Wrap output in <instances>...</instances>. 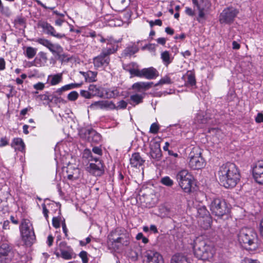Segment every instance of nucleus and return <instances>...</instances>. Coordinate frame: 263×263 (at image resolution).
<instances>
[{
  "mask_svg": "<svg viewBox=\"0 0 263 263\" xmlns=\"http://www.w3.org/2000/svg\"><path fill=\"white\" fill-rule=\"evenodd\" d=\"M218 175L221 184L226 188L235 186L239 180L240 176L236 165L229 162L220 167Z\"/></svg>",
  "mask_w": 263,
  "mask_h": 263,
  "instance_id": "f257e3e1",
  "label": "nucleus"
},
{
  "mask_svg": "<svg viewBox=\"0 0 263 263\" xmlns=\"http://www.w3.org/2000/svg\"><path fill=\"white\" fill-rule=\"evenodd\" d=\"M194 254L198 259L206 260L212 258L214 249L212 245L203 236H199L194 240L193 244Z\"/></svg>",
  "mask_w": 263,
  "mask_h": 263,
  "instance_id": "f03ea898",
  "label": "nucleus"
},
{
  "mask_svg": "<svg viewBox=\"0 0 263 263\" xmlns=\"http://www.w3.org/2000/svg\"><path fill=\"white\" fill-rule=\"evenodd\" d=\"M237 238L240 244L247 250H254L258 247L257 234L252 228H241L237 234Z\"/></svg>",
  "mask_w": 263,
  "mask_h": 263,
  "instance_id": "7ed1b4c3",
  "label": "nucleus"
},
{
  "mask_svg": "<svg viewBox=\"0 0 263 263\" xmlns=\"http://www.w3.org/2000/svg\"><path fill=\"white\" fill-rule=\"evenodd\" d=\"M117 43L116 41L108 40V44L111 45V47H103L100 54L93 58V64L96 69H104L109 65L110 55L117 50Z\"/></svg>",
  "mask_w": 263,
  "mask_h": 263,
  "instance_id": "20e7f679",
  "label": "nucleus"
},
{
  "mask_svg": "<svg viewBox=\"0 0 263 263\" xmlns=\"http://www.w3.org/2000/svg\"><path fill=\"white\" fill-rule=\"evenodd\" d=\"M129 242V234L122 233L118 229L112 231L108 236V245L114 250L118 249L122 246H126Z\"/></svg>",
  "mask_w": 263,
  "mask_h": 263,
  "instance_id": "39448f33",
  "label": "nucleus"
},
{
  "mask_svg": "<svg viewBox=\"0 0 263 263\" xmlns=\"http://www.w3.org/2000/svg\"><path fill=\"white\" fill-rule=\"evenodd\" d=\"M22 240L26 245H31L35 239V235L32 224L30 221L27 219H23L20 226Z\"/></svg>",
  "mask_w": 263,
  "mask_h": 263,
  "instance_id": "423d86ee",
  "label": "nucleus"
},
{
  "mask_svg": "<svg viewBox=\"0 0 263 263\" xmlns=\"http://www.w3.org/2000/svg\"><path fill=\"white\" fill-rule=\"evenodd\" d=\"M16 250L8 240L0 242V263H11L13 260Z\"/></svg>",
  "mask_w": 263,
  "mask_h": 263,
  "instance_id": "0eeeda50",
  "label": "nucleus"
},
{
  "mask_svg": "<svg viewBox=\"0 0 263 263\" xmlns=\"http://www.w3.org/2000/svg\"><path fill=\"white\" fill-rule=\"evenodd\" d=\"M176 179L179 186L184 192L190 193L192 192L194 177L187 170H182L179 171L176 175Z\"/></svg>",
  "mask_w": 263,
  "mask_h": 263,
  "instance_id": "6e6552de",
  "label": "nucleus"
},
{
  "mask_svg": "<svg viewBox=\"0 0 263 263\" xmlns=\"http://www.w3.org/2000/svg\"><path fill=\"white\" fill-rule=\"evenodd\" d=\"M212 214L221 217L230 212V208L224 199L220 198L213 199L210 205Z\"/></svg>",
  "mask_w": 263,
  "mask_h": 263,
  "instance_id": "1a4fd4ad",
  "label": "nucleus"
},
{
  "mask_svg": "<svg viewBox=\"0 0 263 263\" xmlns=\"http://www.w3.org/2000/svg\"><path fill=\"white\" fill-rule=\"evenodd\" d=\"M189 165L193 170H199L204 165V161L198 148L194 147L189 155Z\"/></svg>",
  "mask_w": 263,
  "mask_h": 263,
  "instance_id": "9d476101",
  "label": "nucleus"
},
{
  "mask_svg": "<svg viewBox=\"0 0 263 263\" xmlns=\"http://www.w3.org/2000/svg\"><path fill=\"white\" fill-rule=\"evenodd\" d=\"M239 11L232 7H227L223 9L219 15L220 24H230L232 23L237 16Z\"/></svg>",
  "mask_w": 263,
  "mask_h": 263,
  "instance_id": "9b49d317",
  "label": "nucleus"
},
{
  "mask_svg": "<svg viewBox=\"0 0 263 263\" xmlns=\"http://www.w3.org/2000/svg\"><path fill=\"white\" fill-rule=\"evenodd\" d=\"M37 26L42 28L43 31L48 35L58 39H62L65 37L64 34L57 32L54 28L46 21H40L37 23Z\"/></svg>",
  "mask_w": 263,
  "mask_h": 263,
  "instance_id": "f8f14e48",
  "label": "nucleus"
},
{
  "mask_svg": "<svg viewBox=\"0 0 263 263\" xmlns=\"http://www.w3.org/2000/svg\"><path fill=\"white\" fill-rule=\"evenodd\" d=\"M143 263H163V258L158 252L147 250L144 254Z\"/></svg>",
  "mask_w": 263,
  "mask_h": 263,
  "instance_id": "ddd939ff",
  "label": "nucleus"
},
{
  "mask_svg": "<svg viewBox=\"0 0 263 263\" xmlns=\"http://www.w3.org/2000/svg\"><path fill=\"white\" fill-rule=\"evenodd\" d=\"M58 249L61 252V257L64 259L69 260L74 258L76 256L72 249L70 246H68L67 243L65 241L61 242Z\"/></svg>",
  "mask_w": 263,
  "mask_h": 263,
  "instance_id": "4468645a",
  "label": "nucleus"
},
{
  "mask_svg": "<svg viewBox=\"0 0 263 263\" xmlns=\"http://www.w3.org/2000/svg\"><path fill=\"white\" fill-rule=\"evenodd\" d=\"M36 42L47 48L53 54L59 55L63 51V48L60 45L53 44L47 39L39 38Z\"/></svg>",
  "mask_w": 263,
  "mask_h": 263,
  "instance_id": "2eb2a0df",
  "label": "nucleus"
},
{
  "mask_svg": "<svg viewBox=\"0 0 263 263\" xmlns=\"http://www.w3.org/2000/svg\"><path fill=\"white\" fill-rule=\"evenodd\" d=\"M252 175L255 181L259 184H263V161L257 162L252 168Z\"/></svg>",
  "mask_w": 263,
  "mask_h": 263,
  "instance_id": "dca6fc26",
  "label": "nucleus"
},
{
  "mask_svg": "<svg viewBox=\"0 0 263 263\" xmlns=\"http://www.w3.org/2000/svg\"><path fill=\"white\" fill-rule=\"evenodd\" d=\"M96 163H90L87 167V171L92 175L96 176H100L104 172V167L102 163L95 159Z\"/></svg>",
  "mask_w": 263,
  "mask_h": 263,
  "instance_id": "f3484780",
  "label": "nucleus"
},
{
  "mask_svg": "<svg viewBox=\"0 0 263 263\" xmlns=\"http://www.w3.org/2000/svg\"><path fill=\"white\" fill-rule=\"evenodd\" d=\"M91 106L97 109H114L116 108V105L112 101L108 100L95 102L91 104Z\"/></svg>",
  "mask_w": 263,
  "mask_h": 263,
  "instance_id": "a211bd4d",
  "label": "nucleus"
},
{
  "mask_svg": "<svg viewBox=\"0 0 263 263\" xmlns=\"http://www.w3.org/2000/svg\"><path fill=\"white\" fill-rule=\"evenodd\" d=\"M85 134L87 136L88 141L92 144H97L101 141L100 134L92 129L86 130Z\"/></svg>",
  "mask_w": 263,
  "mask_h": 263,
  "instance_id": "6ab92c4d",
  "label": "nucleus"
},
{
  "mask_svg": "<svg viewBox=\"0 0 263 263\" xmlns=\"http://www.w3.org/2000/svg\"><path fill=\"white\" fill-rule=\"evenodd\" d=\"M141 73L142 78H144L148 80L154 79L159 75L158 71L153 67L141 69Z\"/></svg>",
  "mask_w": 263,
  "mask_h": 263,
  "instance_id": "aec40b11",
  "label": "nucleus"
},
{
  "mask_svg": "<svg viewBox=\"0 0 263 263\" xmlns=\"http://www.w3.org/2000/svg\"><path fill=\"white\" fill-rule=\"evenodd\" d=\"M151 157L157 161H159L162 157V152L160 148V145L157 142H154L151 145Z\"/></svg>",
  "mask_w": 263,
  "mask_h": 263,
  "instance_id": "412c9836",
  "label": "nucleus"
},
{
  "mask_svg": "<svg viewBox=\"0 0 263 263\" xmlns=\"http://www.w3.org/2000/svg\"><path fill=\"white\" fill-rule=\"evenodd\" d=\"M67 178L70 180H75L79 179L81 176L80 170L78 167L69 166L66 171Z\"/></svg>",
  "mask_w": 263,
  "mask_h": 263,
  "instance_id": "4be33fe9",
  "label": "nucleus"
},
{
  "mask_svg": "<svg viewBox=\"0 0 263 263\" xmlns=\"http://www.w3.org/2000/svg\"><path fill=\"white\" fill-rule=\"evenodd\" d=\"M144 161L138 153L133 154L130 159V163L132 166L135 167L142 165Z\"/></svg>",
  "mask_w": 263,
  "mask_h": 263,
  "instance_id": "5701e85b",
  "label": "nucleus"
},
{
  "mask_svg": "<svg viewBox=\"0 0 263 263\" xmlns=\"http://www.w3.org/2000/svg\"><path fill=\"white\" fill-rule=\"evenodd\" d=\"M153 84V82H137L132 85V88L135 89L137 91H141L142 90H147L151 88Z\"/></svg>",
  "mask_w": 263,
  "mask_h": 263,
  "instance_id": "b1692460",
  "label": "nucleus"
},
{
  "mask_svg": "<svg viewBox=\"0 0 263 263\" xmlns=\"http://www.w3.org/2000/svg\"><path fill=\"white\" fill-rule=\"evenodd\" d=\"M11 146L15 151L23 152L25 149V145L22 138H15L12 140Z\"/></svg>",
  "mask_w": 263,
  "mask_h": 263,
  "instance_id": "393cba45",
  "label": "nucleus"
},
{
  "mask_svg": "<svg viewBox=\"0 0 263 263\" xmlns=\"http://www.w3.org/2000/svg\"><path fill=\"white\" fill-rule=\"evenodd\" d=\"M62 74L58 73L54 75H49L48 77L47 81L51 86L56 85L62 81Z\"/></svg>",
  "mask_w": 263,
  "mask_h": 263,
  "instance_id": "a878e982",
  "label": "nucleus"
},
{
  "mask_svg": "<svg viewBox=\"0 0 263 263\" xmlns=\"http://www.w3.org/2000/svg\"><path fill=\"white\" fill-rule=\"evenodd\" d=\"M171 263H190L186 257L180 254L173 255L171 258Z\"/></svg>",
  "mask_w": 263,
  "mask_h": 263,
  "instance_id": "bb28decb",
  "label": "nucleus"
},
{
  "mask_svg": "<svg viewBox=\"0 0 263 263\" xmlns=\"http://www.w3.org/2000/svg\"><path fill=\"white\" fill-rule=\"evenodd\" d=\"M161 59L164 64L167 66L172 63L173 58L171 57V54L168 51H164L161 53Z\"/></svg>",
  "mask_w": 263,
  "mask_h": 263,
  "instance_id": "cd10ccee",
  "label": "nucleus"
},
{
  "mask_svg": "<svg viewBox=\"0 0 263 263\" xmlns=\"http://www.w3.org/2000/svg\"><path fill=\"white\" fill-rule=\"evenodd\" d=\"M200 225L201 228L204 230H208L211 226L212 219L211 216H208L204 218H202L199 221Z\"/></svg>",
  "mask_w": 263,
  "mask_h": 263,
  "instance_id": "c85d7f7f",
  "label": "nucleus"
},
{
  "mask_svg": "<svg viewBox=\"0 0 263 263\" xmlns=\"http://www.w3.org/2000/svg\"><path fill=\"white\" fill-rule=\"evenodd\" d=\"M198 11V16L197 17V21L199 23H202L206 19L207 13L204 8L201 7L197 9Z\"/></svg>",
  "mask_w": 263,
  "mask_h": 263,
  "instance_id": "c756f323",
  "label": "nucleus"
},
{
  "mask_svg": "<svg viewBox=\"0 0 263 263\" xmlns=\"http://www.w3.org/2000/svg\"><path fill=\"white\" fill-rule=\"evenodd\" d=\"M197 214L198 216H200L202 218H204L205 217L206 218L208 216H210L209 212L204 206H202L198 208Z\"/></svg>",
  "mask_w": 263,
  "mask_h": 263,
  "instance_id": "7c9ffc66",
  "label": "nucleus"
},
{
  "mask_svg": "<svg viewBox=\"0 0 263 263\" xmlns=\"http://www.w3.org/2000/svg\"><path fill=\"white\" fill-rule=\"evenodd\" d=\"M82 73L86 79L88 80L89 81L94 82L96 81V78L97 75V72L88 71L87 72H82Z\"/></svg>",
  "mask_w": 263,
  "mask_h": 263,
  "instance_id": "2f4dec72",
  "label": "nucleus"
},
{
  "mask_svg": "<svg viewBox=\"0 0 263 263\" xmlns=\"http://www.w3.org/2000/svg\"><path fill=\"white\" fill-rule=\"evenodd\" d=\"M37 49L32 47H27L26 49L25 55L28 59L33 58L36 53Z\"/></svg>",
  "mask_w": 263,
  "mask_h": 263,
  "instance_id": "473e14b6",
  "label": "nucleus"
},
{
  "mask_svg": "<svg viewBox=\"0 0 263 263\" xmlns=\"http://www.w3.org/2000/svg\"><path fill=\"white\" fill-rule=\"evenodd\" d=\"M143 98V95L139 94H135L130 96V99L132 101H133L134 103L137 105L142 102Z\"/></svg>",
  "mask_w": 263,
  "mask_h": 263,
  "instance_id": "72a5a7b5",
  "label": "nucleus"
},
{
  "mask_svg": "<svg viewBox=\"0 0 263 263\" xmlns=\"http://www.w3.org/2000/svg\"><path fill=\"white\" fill-rule=\"evenodd\" d=\"M160 182L164 185L171 187L174 184V181L168 176L162 177L160 180Z\"/></svg>",
  "mask_w": 263,
  "mask_h": 263,
  "instance_id": "f704fd0d",
  "label": "nucleus"
},
{
  "mask_svg": "<svg viewBox=\"0 0 263 263\" xmlns=\"http://www.w3.org/2000/svg\"><path fill=\"white\" fill-rule=\"evenodd\" d=\"M106 95L108 98H115L120 95V92L117 88H113L107 90Z\"/></svg>",
  "mask_w": 263,
  "mask_h": 263,
  "instance_id": "c9c22d12",
  "label": "nucleus"
},
{
  "mask_svg": "<svg viewBox=\"0 0 263 263\" xmlns=\"http://www.w3.org/2000/svg\"><path fill=\"white\" fill-rule=\"evenodd\" d=\"M88 90L92 97L98 96L99 95L100 90L96 85L93 84L90 85L88 87Z\"/></svg>",
  "mask_w": 263,
  "mask_h": 263,
  "instance_id": "e433bc0d",
  "label": "nucleus"
},
{
  "mask_svg": "<svg viewBox=\"0 0 263 263\" xmlns=\"http://www.w3.org/2000/svg\"><path fill=\"white\" fill-rule=\"evenodd\" d=\"M187 83L191 86H194L196 84L195 77L191 72L187 74Z\"/></svg>",
  "mask_w": 263,
  "mask_h": 263,
  "instance_id": "4c0bfd02",
  "label": "nucleus"
},
{
  "mask_svg": "<svg viewBox=\"0 0 263 263\" xmlns=\"http://www.w3.org/2000/svg\"><path fill=\"white\" fill-rule=\"evenodd\" d=\"M128 71L131 75L142 78L141 70L135 68H130L128 70Z\"/></svg>",
  "mask_w": 263,
  "mask_h": 263,
  "instance_id": "58836bf2",
  "label": "nucleus"
},
{
  "mask_svg": "<svg viewBox=\"0 0 263 263\" xmlns=\"http://www.w3.org/2000/svg\"><path fill=\"white\" fill-rule=\"evenodd\" d=\"M172 83V81L171 79V78L167 76H165L162 79L160 80L158 84H156V85H158L159 84H171Z\"/></svg>",
  "mask_w": 263,
  "mask_h": 263,
  "instance_id": "ea45409f",
  "label": "nucleus"
},
{
  "mask_svg": "<svg viewBox=\"0 0 263 263\" xmlns=\"http://www.w3.org/2000/svg\"><path fill=\"white\" fill-rule=\"evenodd\" d=\"M79 96L78 93L76 91L70 92L67 96V98L69 101H73L77 99Z\"/></svg>",
  "mask_w": 263,
  "mask_h": 263,
  "instance_id": "a19ab883",
  "label": "nucleus"
},
{
  "mask_svg": "<svg viewBox=\"0 0 263 263\" xmlns=\"http://www.w3.org/2000/svg\"><path fill=\"white\" fill-rule=\"evenodd\" d=\"M83 157L88 159L89 160H92V157L91 152L89 149H85L83 153Z\"/></svg>",
  "mask_w": 263,
  "mask_h": 263,
  "instance_id": "79ce46f5",
  "label": "nucleus"
},
{
  "mask_svg": "<svg viewBox=\"0 0 263 263\" xmlns=\"http://www.w3.org/2000/svg\"><path fill=\"white\" fill-rule=\"evenodd\" d=\"M159 129V127L158 125L156 123H154L151 125L150 127L149 133L155 134L158 132Z\"/></svg>",
  "mask_w": 263,
  "mask_h": 263,
  "instance_id": "37998d69",
  "label": "nucleus"
},
{
  "mask_svg": "<svg viewBox=\"0 0 263 263\" xmlns=\"http://www.w3.org/2000/svg\"><path fill=\"white\" fill-rule=\"evenodd\" d=\"M127 105V103L125 101L121 100L118 102V105L116 106V108L115 109H124L126 107Z\"/></svg>",
  "mask_w": 263,
  "mask_h": 263,
  "instance_id": "c03bdc74",
  "label": "nucleus"
},
{
  "mask_svg": "<svg viewBox=\"0 0 263 263\" xmlns=\"http://www.w3.org/2000/svg\"><path fill=\"white\" fill-rule=\"evenodd\" d=\"M87 252L82 251L79 254V256L81 258L83 263H88V258Z\"/></svg>",
  "mask_w": 263,
  "mask_h": 263,
  "instance_id": "a18cd8bd",
  "label": "nucleus"
},
{
  "mask_svg": "<svg viewBox=\"0 0 263 263\" xmlns=\"http://www.w3.org/2000/svg\"><path fill=\"white\" fill-rule=\"evenodd\" d=\"M0 12L7 16H9L11 15V12L8 7L3 6L2 8H0Z\"/></svg>",
  "mask_w": 263,
  "mask_h": 263,
  "instance_id": "49530a36",
  "label": "nucleus"
},
{
  "mask_svg": "<svg viewBox=\"0 0 263 263\" xmlns=\"http://www.w3.org/2000/svg\"><path fill=\"white\" fill-rule=\"evenodd\" d=\"M80 95L82 97H83L84 98H85L86 99H90L92 97L88 90H81Z\"/></svg>",
  "mask_w": 263,
  "mask_h": 263,
  "instance_id": "de8ad7c7",
  "label": "nucleus"
},
{
  "mask_svg": "<svg viewBox=\"0 0 263 263\" xmlns=\"http://www.w3.org/2000/svg\"><path fill=\"white\" fill-rule=\"evenodd\" d=\"M33 88L37 90H42L45 88V84L42 82H38L33 85Z\"/></svg>",
  "mask_w": 263,
  "mask_h": 263,
  "instance_id": "09e8293b",
  "label": "nucleus"
},
{
  "mask_svg": "<svg viewBox=\"0 0 263 263\" xmlns=\"http://www.w3.org/2000/svg\"><path fill=\"white\" fill-rule=\"evenodd\" d=\"M241 263H260L257 259L246 257L241 261Z\"/></svg>",
  "mask_w": 263,
  "mask_h": 263,
  "instance_id": "8fccbe9b",
  "label": "nucleus"
},
{
  "mask_svg": "<svg viewBox=\"0 0 263 263\" xmlns=\"http://www.w3.org/2000/svg\"><path fill=\"white\" fill-rule=\"evenodd\" d=\"M197 121L202 124H204L206 123V119H204L203 118V116L200 114H198V115L196 117Z\"/></svg>",
  "mask_w": 263,
  "mask_h": 263,
  "instance_id": "3c124183",
  "label": "nucleus"
},
{
  "mask_svg": "<svg viewBox=\"0 0 263 263\" xmlns=\"http://www.w3.org/2000/svg\"><path fill=\"white\" fill-rule=\"evenodd\" d=\"M185 13L190 16H193L195 15V11L190 7H186L185 10Z\"/></svg>",
  "mask_w": 263,
  "mask_h": 263,
  "instance_id": "603ef678",
  "label": "nucleus"
},
{
  "mask_svg": "<svg viewBox=\"0 0 263 263\" xmlns=\"http://www.w3.org/2000/svg\"><path fill=\"white\" fill-rule=\"evenodd\" d=\"M8 144V139L6 137L2 138L0 140V147L5 146Z\"/></svg>",
  "mask_w": 263,
  "mask_h": 263,
  "instance_id": "864d4df0",
  "label": "nucleus"
},
{
  "mask_svg": "<svg viewBox=\"0 0 263 263\" xmlns=\"http://www.w3.org/2000/svg\"><path fill=\"white\" fill-rule=\"evenodd\" d=\"M108 40H112V41H115L114 39H112V38H109V39H104L103 38V37H101L100 40V42H101V43H106L107 44V46L106 47H111V45L110 44H108Z\"/></svg>",
  "mask_w": 263,
  "mask_h": 263,
  "instance_id": "5fc2aeb1",
  "label": "nucleus"
},
{
  "mask_svg": "<svg viewBox=\"0 0 263 263\" xmlns=\"http://www.w3.org/2000/svg\"><path fill=\"white\" fill-rule=\"evenodd\" d=\"M42 206L43 208V213L44 214V216H45L46 219H47V218L48 217V210L46 208V205L45 203H43L42 204Z\"/></svg>",
  "mask_w": 263,
  "mask_h": 263,
  "instance_id": "6e6d98bb",
  "label": "nucleus"
},
{
  "mask_svg": "<svg viewBox=\"0 0 263 263\" xmlns=\"http://www.w3.org/2000/svg\"><path fill=\"white\" fill-rule=\"evenodd\" d=\"M255 121L257 123L263 122V114L258 113L255 118Z\"/></svg>",
  "mask_w": 263,
  "mask_h": 263,
  "instance_id": "4d7b16f0",
  "label": "nucleus"
},
{
  "mask_svg": "<svg viewBox=\"0 0 263 263\" xmlns=\"http://www.w3.org/2000/svg\"><path fill=\"white\" fill-rule=\"evenodd\" d=\"M52 224H53V226L55 228H58L60 227V222L57 218H56V217L53 218Z\"/></svg>",
  "mask_w": 263,
  "mask_h": 263,
  "instance_id": "13d9d810",
  "label": "nucleus"
},
{
  "mask_svg": "<svg viewBox=\"0 0 263 263\" xmlns=\"http://www.w3.org/2000/svg\"><path fill=\"white\" fill-rule=\"evenodd\" d=\"M92 151L95 154L99 155H101L102 154V150L99 147H93Z\"/></svg>",
  "mask_w": 263,
  "mask_h": 263,
  "instance_id": "bf43d9fd",
  "label": "nucleus"
},
{
  "mask_svg": "<svg viewBox=\"0 0 263 263\" xmlns=\"http://www.w3.org/2000/svg\"><path fill=\"white\" fill-rule=\"evenodd\" d=\"M53 237L51 235H49L47 237V243L49 247H50L52 245L53 241Z\"/></svg>",
  "mask_w": 263,
  "mask_h": 263,
  "instance_id": "052dcab7",
  "label": "nucleus"
},
{
  "mask_svg": "<svg viewBox=\"0 0 263 263\" xmlns=\"http://www.w3.org/2000/svg\"><path fill=\"white\" fill-rule=\"evenodd\" d=\"M35 1L36 2V3L42 6L43 8L45 9H49L50 10H53L54 9V7H47L46 5H45L44 4H43L40 0H35Z\"/></svg>",
  "mask_w": 263,
  "mask_h": 263,
  "instance_id": "680f3d73",
  "label": "nucleus"
},
{
  "mask_svg": "<svg viewBox=\"0 0 263 263\" xmlns=\"http://www.w3.org/2000/svg\"><path fill=\"white\" fill-rule=\"evenodd\" d=\"M5 65H6V63H5V60L3 58H0V71L3 70L5 69Z\"/></svg>",
  "mask_w": 263,
  "mask_h": 263,
  "instance_id": "e2e57ef3",
  "label": "nucleus"
},
{
  "mask_svg": "<svg viewBox=\"0 0 263 263\" xmlns=\"http://www.w3.org/2000/svg\"><path fill=\"white\" fill-rule=\"evenodd\" d=\"M157 42L162 45H164L166 43V39L164 37H159L157 39Z\"/></svg>",
  "mask_w": 263,
  "mask_h": 263,
  "instance_id": "0e129e2a",
  "label": "nucleus"
},
{
  "mask_svg": "<svg viewBox=\"0 0 263 263\" xmlns=\"http://www.w3.org/2000/svg\"><path fill=\"white\" fill-rule=\"evenodd\" d=\"M9 224H10V222L8 220L4 221L3 222V229L4 230L9 229Z\"/></svg>",
  "mask_w": 263,
  "mask_h": 263,
  "instance_id": "69168bd1",
  "label": "nucleus"
},
{
  "mask_svg": "<svg viewBox=\"0 0 263 263\" xmlns=\"http://www.w3.org/2000/svg\"><path fill=\"white\" fill-rule=\"evenodd\" d=\"M259 230L260 235L263 237V218L260 220Z\"/></svg>",
  "mask_w": 263,
  "mask_h": 263,
  "instance_id": "338daca9",
  "label": "nucleus"
},
{
  "mask_svg": "<svg viewBox=\"0 0 263 263\" xmlns=\"http://www.w3.org/2000/svg\"><path fill=\"white\" fill-rule=\"evenodd\" d=\"M165 31L167 34L170 35H173L174 33V30L168 27L165 28Z\"/></svg>",
  "mask_w": 263,
  "mask_h": 263,
  "instance_id": "774afa93",
  "label": "nucleus"
}]
</instances>
